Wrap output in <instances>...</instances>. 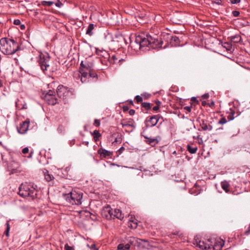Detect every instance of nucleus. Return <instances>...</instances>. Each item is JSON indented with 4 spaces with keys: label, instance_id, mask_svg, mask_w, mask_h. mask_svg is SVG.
<instances>
[{
    "label": "nucleus",
    "instance_id": "obj_1",
    "mask_svg": "<svg viewBox=\"0 0 250 250\" xmlns=\"http://www.w3.org/2000/svg\"><path fill=\"white\" fill-rule=\"evenodd\" d=\"M134 39H130V46L136 51L145 47H149L153 49L162 48L163 42L159 39L156 35L153 36L144 33L136 35Z\"/></svg>",
    "mask_w": 250,
    "mask_h": 250
},
{
    "label": "nucleus",
    "instance_id": "obj_2",
    "mask_svg": "<svg viewBox=\"0 0 250 250\" xmlns=\"http://www.w3.org/2000/svg\"><path fill=\"white\" fill-rule=\"evenodd\" d=\"M19 49L17 42L14 40L3 38L0 40V51L4 55H13Z\"/></svg>",
    "mask_w": 250,
    "mask_h": 250
},
{
    "label": "nucleus",
    "instance_id": "obj_3",
    "mask_svg": "<svg viewBox=\"0 0 250 250\" xmlns=\"http://www.w3.org/2000/svg\"><path fill=\"white\" fill-rule=\"evenodd\" d=\"M78 77L80 79L81 82L83 83L88 82L90 78L97 80L98 75L92 69L91 65L86 63L84 64L82 61L80 64Z\"/></svg>",
    "mask_w": 250,
    "mask_h": 250
},
{
    "label": "nucleus",
    "instance_id": "obj_4",
    "mask_svg": "<svg viewBox=\"0 0 250 250\" xmlns=\"http://www.w3.org/2000/svg\"><path fill=\"white\" fill-rule=\"evenodd\" d=\"M37 186L33 183L25 182L21 185L19 187V194L23 198H28L29 200H34L37 197V191L36 189Z\"/></svg>",
    "mask_w": 250,
    "mask_h": 250
},
{
    "label": "nucleus",
    "instance_id": "obj_5",
    "mask_svg": "<svg viewBox=\"0 0 250 250\" xmlns=\"http://www.w3.org/2000/svg\"><path fill=\"white\" fill-rule=\"evenodd\" d=\"M37 62L42 71L46 73L52 71L50 66V58L47 52H38L36 57Z\"/></svg>",
    "mask_w": 250,
    "mask_h": 250
},
{
    "label": "nucleus",
    "instance_id": "obj_6",
    "mask_svg": "<svg viewBox=\"0 0 250 250\" xmlns=\"http://www.w3.org/2000/svg\"><path fill=\"white\" fill-rule=\"evenodd\" d=\"M83 193L78 189H72L68 193H63V198L72 205H80L82 204Z\"/></svg>",
    "mask_w": 250,
    "mask_h": 250
},
{
    "label": "nucleus",
    "instance_id": "obj_7",
    "mask_svg": "<svg viewBox=\"0 0 250 250\" xmlns=\"http://www.w3.org/2000/svg\"><path fill=\"white\" fill-rule=\"evenodd\" d=\"M42 98L49 104L54 105L59 103V100L54 91L49 90L46 93H43Z\"/></svg>",
    "mask_w": 250,
    "mask_h": 250
},
{
    "label": "nucleus",
    "instance_id": "obj_8",
    "mask_svg": "<svg viewBox=\"0 0 250 250\" xmlns=\"http://www.w3.org/2000/svg\"><path fill=\"white\" fill-rule=\"evenodd\" d=\"M195 242L194 244H196L197 246L202 250H211V243L212 241L210 239L206 240H198V239H194Z\"/></svg>",
    "mask_w": 250,
    "mask_h": 250
},
{
    "label": "nucleus",
    "instance_id": "obj_9",
    "mask_svg": "<svg viewBox=\"0 0 250 250\" xmlns=\"http://www.w3.org/2000/svg\"><path fill=\"white\" fill-rule=\"evenodd\" d=\"M70 92L66 87L60 85H59L57 90V95L61 99H65L69 96Z\"/></svg>",
    "mask_w": 250,
    "mask_h": 250
},
{
    "label": "nucleus",
    "instance_id": "obj_10",
    "mask_svg": "<svg viewBox=\"0 0 250 250\" xmlns=\"http://www.w3.org/2000/svg\"><path fill=\"white\" fill-rule=\"evenodd\" d=\"M159 119V115L148 117L145 121L146 127L147 128L154 126L158 123Z\"/></svg>",
    "mask_w": 250,
    "mask_h": 250
},
{
    "label": "nucleus",
    "instance_id": "obj_11",
    "mask_svg": "<svg viewBox=\"0 0 250 250\" xmlns=\"http://www.w3.org/2000/svg\"><path fill=\"white\" fill-rule=\"evenodd\" d=\"M102 215L107 219H112L113 215V209L110 206L105 207L102 211Z\"/></svg>",
    "mask_w": 250,
    "mask_h": 250
},
{
    "label": "nucleus",
    "instance_id": "obj_12",
    "mask_svg": "<svg viewBox=\"0 0 250 250\" xmlns=\"http://www.w3.org/2000/svg\"><path fill=\"white\" fill-rule=\"evenodd\" d=\"M224 245V241L221 239L214 240L211 243V250H221Z\"/></svg>",
    "mask_w": 250,
    "mask_h": 250
},
{
    "label": "nucleus",
    "instance_id": "obj_13",
    "mask_svg": "<svg viewBox=\"0 0 250 250\" xmlns=\"http://www.w3.org/2000/svg\"><path fill=\"white\" fill-rule=\"evenodd\" d=\"M29 124L30 122L27 120L23 122L20 124V127L18 129V132L20 134H25L28 129Z\"/></svg>",
    "mask_w": 250,
    "mask_h": 250
},
{
    "label": "nucleus",
    "instance_id": "obj_14",
    "mask_svg": "<svg viewBox=\"0 0 250 250\" xmlns=\"http://www.w3.org/2000/svg\"><path fill=\"white\" fill-rule=\"evenodd\" d=\"M96 54L99 56L100 60L101 59H109L110 58L109 54L105 50L97 49Z\"/></svg>",
    "mask_w": 250,
    "mask_h": 250
},
{
    "label": "nucleus",
    "instance_id": "obj_15",
    "mask_svg": "<svg viewBox=\"0 0 250 250\" xmlns=\"http://www.w3.org/2000/svg\"><path fill=\"white\" fill-rule=\"evenodd\" d=\"M98 154L100 155L101 157L105 158L107 156L112 155V153L109 151L103 148H100L98 151Z\"/></svg>",
    "mask_w": 250,
    "mask_h": 250
},
{
    "label": "nucleus",
    "instance_id": "obj_16",
    "mask_svg": "<svg viewBox=\"0 0 250 250\" xmlns=\"http://www.w3.org/2000/svg\"><path fill=\"white\" fill-rule=\"evenodd\" d=\"M118 218L120 220H122L124 218V215L122 213V211L119 209H114L113 210V218Z\"/></svg>",
    "mask_w": 250,
    "mask_h": 250
},
{
    "label": "nucleus",
    "instance_id": "obj_17",
    "mask_svg": "<svg viewBox=\"0 0 250 250\" xmlns=\"http://www.w3.org/2000/svg\"><path fill=\"white\" fill-rule=\"evenodd\" d=\"M200 125L202 130L204 131L208 130L210 131L212 129V126L209 124H207V122H205L204 121H202V123H201Z\"/></svg>",
    "mask_w": 250,
    "mask_h": 250
},
{
    "label": "nucleus",
    "instance_id": "obj_18",
    "mask_svg": "<svg viewBox=\"0 0 250 250\" xmlns=\"http://www.w3.org/2000/svg\"><path fill=\"white\" fill-rule=\"evenodd\" d=\"M137 226V222L135 220H133V217L131 216V218L128 221V227L131 229H135Z\"/></svg>",
    "mask_w": 250,
    "mask_h": 250
},
{
    "label": "nucleus",
    "instance_id": "obj_19",
    "mask_svg": "<svg viewBox=\"0 0 250 250\" xmlns=\"http://www.w3.org/2000/svg\"><path fill=\"white\" fill-rule=\"evenodd\" d=\"M43 173L44 174V178L47 181L49 182L53 178V175L49 174V171L47 169H43Z\"/></svg>",
    "mask_w": 250,
    "mask_h": 250
},
{
    "label": "nucleus",
    "instance_id": "obj_20",
    "mask_svg": "<svg viewBox=\"0 0 250 250\" xmlns=\"http://www.w3.org/2000/svg\"><path fill=\"white\" fill-rule=\"evenodd\" d=\"M222 188L226 192L228 193L229 192V184L226 181L222 182L221 183Z\"/></svg>",
    "mask_w": 250,
    "mask_h": 250
},
{
    "label": "nucleus",
    "instance_id": "obj_21",
    "mask_svg": "<svg viewBox=\"0 0 250 250\" xmlns=\"http://www.w3.org/2000/svg\"><path fill=\"white\" fill-rule=\"evenodd\" d=\"M130 248L129 244L127 243L125 245L120 244L118 246V250H129Z\"/></svg>",
    "mask_w": 250,
    "mask_h": 250
},
{
    "label": "nucleus",
    "instance_id": "obj_22",
    "mask_svg": "<svg viewBox=\"0 0 250 250\" xmlns=\"http://www.w3.org/2000/svg\"><path fill=\"white\" fill-rule=\"evenodd\" d=\"M188 151L191 154H194L196 152L197 150V147L196 146H192L190 145H188L187 146Z\"/></svg>",
    "mask_w": 250,
    "mask_h": 250
},
{
    "label": "nucleus",
    "instance_id": "obj_23",
    "mask_svg": "<svg viewBox=\"0 0 250 250\" xmlns=\"http://www.w3.org/2000/svg\"><path fill=\"white\" fill-rule=\"evenodd\" d=\"M147 140V142L152 146H154L157 144L159 142L158 140L156 138H149L146 137Z\"/></svg>",
    "mask_w": 250,
    "mask_h": 250
},
{
    "label": "nucleus",
    "instance_id": "obj_24",
    "mask_svg": "<svg viewBox=\"0 0 250 250\" xmlns=\"http://www.w3.org/2000/svg\"><path fill=\"white\" fill-rule=\"evenodd\" d=\"M94 28V25L92 23H90L89 24L88 28L86 31V34L91 36L93 34L92 30Z\"/></svg>",
    "mask_w": 250,
    "mask_h": 250
},
{
    "label": "nucleus",
    "instance_id": "obj_25",
    "mask_svg": "<svg viewBox=\"0 0 250 250\" xmlns=\"http://www.w3.org/2000/svg\"><path fill=\"white\" fill-rule=\"evenodd\" d=\"M241 39V36L238 35L231 37V41L234 43L239 42Z\"/></svg>",
    "mask_w": 250,
    "mask_h": 250
},
{
    "label": "nucleus",
    "instance_id": "obj_26",
    "mask_svg": "<svg viewBox=\"0 0 250 250\" xmlns=\"http://www.w3.org/2000/svg\"><path fill=\"white\" fill-rule=\"evenodd\" d=\"M94 140L95 142H97L99 137L101 136V134L99 133V131L95 130L92 133Z\"/></svg>",
    "mask_w": 250,
    "mask_h": 250
},
{
    "label": "nucleus",
    "instance_id": "obj_27",
    "mask_svg": "<svg viewBox=\"0 0 250 250\" xmlns=\"http://www.w3.org/2000/svg\"><path fill=\"white\" fill-rule=\"evenodd\" d=\"M101 63L105 66H108L109 65L111 64L110 62V58L109 59H101L100 60Z\"/></svg>",
    "mask_w": 250,
    "mask_h": 250
},
{
    "label": "nucleus",
    "instance_id": "obj_28",
    "mask_svg": "<svg viewBox=\"0 0 250 250\" xmlns=\"http://www.w3.org/2000/svg\"><path fill=\"white\" fill-rule=\"evenodd\" d=\"M9 221H7L6 223V229L4 232L5 234L7 236H9V231H10V224H9Z\"/></svg>",
    "mask_w": 250,
    "mask_h": 250
},
{
    "label": "nucleus",
    "instance_id": "obj_29",
    "mask_svg": "<svg viewBox=\"0 0 250 250\" xmlns=\"http://www.w3.org/2000/svg\"><path fill=\"white\" fill-rule=\"evenodd\" d=\"M21 101L20 100H18V102L16 103V105L18 107L21 108V109H27V106L26 104L24 103L23 104H22L21 107H20V103Z\"/></svg>",
    "mask_w": 250,
    "mask_h": 250
},
{
    "label": "nucleus",
    "instance_id": "obj_30",
    "mask_svg": "<svg viewBox=\"0 0 250 250\" xmlns=\"http://www.w3.org/2000/svg\"><path fill=\"white\" fill-rule=\"evenodd\" d=\"M54 4V2L51 1H42V4L43 6H51Z\"/></svg>",
    "mask_w": 250,
    "mask_h": 250
},
{
    "label": "nucleus",
    "instance_id": "obj_31",
    "mask_svg": "<svg viewBox=\"0 0 250 250\" xmlns=\"http://www.w3.org/2000/svg\"><path fill=\"white\" fill-rule=\"evenodd\" d=\"M142 105L146 110H148L151 108V105L149 103H143Z\"/></svg>",
    "mask_w": 250,
    "mask_h": 250
},
{
    "label": "nucleus",
    "instance_id": "obj_32",
    "mask_svg": "<svg viewBox=\"0 0 250 250\" xmlns=\"http://www.w3.org/2000/svg\"><path fill=\"white\" fill-rule=\"evenodd\" d=\"M117 60L118 58L115 55H113L111 58H110V62L111 63H115Z\"/></svg>",
    "mask_w": 250,
    "mask_h": 250
},
{
    "label": "nucleus",
    "instance_id": "obj_33",
    "mask_svg": "<svg viewBox=\"0 0 250 250\" xmlns=\"http://www.w3.org/2000/svg\"><path fill=\"white\" fill-rule=\"evenodd\" d=\"M64 250H75L73 247L69 246L68 244H66L64 246Z\"/></svg>",
    "mask_w": 250,
    "mask_h": 250
},
{
    "label": "nucleus",
    "instance_id": "obj_34",
    "mask_svg": "<svg viewBox=\"0 0 250 250\" xmlns=\"http://www.w3.org/2000/svg\"><path fill=\"white\" fill-rule=\"evenodd\" d=\"M87 246L89 247L91 250H98V249L96 248L95 244H92L91 246L87 245Z\"/></svg>",
    "mask_w": 250,
    "mask_h": 250
},
{
    "label": "nucleus",
    "instance_id": "obj_35",
    "mask_svg": "<svg viewBox=\"0 0 250 250\" xmlns=\"http://www.w3.org/2000/svg\"><path fill=\"white\" fill-rule=\"evenodd\" d=\"M135 100L138 103H140L142 102L143 98L139 95H137L135 97Z\"/></svg>",
    "mask_w": 250,
    "mask_h": 250
},
{
    "label": "nucleus",
    "instance_id": "obj_36",
    "mask_svg": "<svg viewBox=\"0 0 250 250\" xmlns=\"http://www.w3.org/2000/svg\"><path fill=\"white\" fill-rule=\"evenodd\" d=\"M227 122V119L223 117V118H222L218 122V123L219 124H224L225 123H226Z\"/></svg>",
    "mask_w": 250,
    "mask_h": 250
},
{
    "label": "nucleus",
    "instance_id": "obj_37",
    "mask_svg": "<svg viewBox=\"0 0 250 250\" xmlns=\"http://www.w3.org/2000/svg\"><path fill=\"white\" fill-rule=\"evenodd\" d=\"M121 124L122 125L123 127L131 125L129 124V122H122Z\"/></svg>",
    "mask_w": 250,
    "mask_h": 250
},
{
    "label": "nucleus",
    "instance_id": "obj_38",
    "mask_svg": "<svg viewBox=\"0 0 250 250\" xmlns=\"http://www.w3.org/2000/svg\"><path fill=\"white\" fill-rule=\"evenodd\" d=\"M156 103H157V105L153 107V110L154 111H157L159 109V104H160L161 102L160 101H158Z\"/></svg>",
    "mask_w": 250,
    "mask_h": 250
},
{
    "label": "nucleus",
    "instance_id": "obj_39",
    "mask_svg": "<svg viewBox=\"0 0 250 250\" xmlns=\"http://www.w3.org/2000/svg\"><path fill=\"white\" fill-rule=\"evenodd\" d=\"M232 14L234 17H237L239 15L240 12L238 11L234 10L232 12Z\"/></svg>",
    "mask_w": 250,
    "mask_h": 250
},
{
    "label": "nucleus",
    "instance_id": "obj_40",
    "mask_svg": "<svg viewBox=\"0 0 250 250\" xmlns=\"http://www.w3.org/2000/svg\"><path fill=\"white\" fill-rule=\"evenodd\" d=\"M93 125L96 126H99L100 125V121L98 119H95Z\"/></svg>",
    "mask_w": 250,
    "mask_h": 250
},
{
    "label": "nucleus",
    "instance_id": "obj_41",
    "mask_svg": "<svg viewBox=\"0 0 250 250\" xmlns=\"http://www.w3.org/2000/svg\"><path fill=\"white\" fill-rule=\"evenodd\" d=\"M14 24L15 25H19L21 23V21L19 19H16L14 21Z\"/></svg>",
    "mask_w": 250,
    "mask_h": 250
},
{
    "label": "nucleus",
    "instance_id": "obj_42",
    "mask_svg": "<svg viewBox=\"0 0 250 250\" xmlns=\"http://www.w3.org/2000/svg\"><path fill=\"white\" fill-rule=\"evenodd\" d=\"M122 141V138L120 136H118L115 139V141H114L113 143H115V142H119V143H121Z\"/></svg>",
    "mask_w": 250,
    "mask_h": 250
},
{
    "label": "nucleus",
    "instance_id": "obj_43",
    "mask_svg": "<svg viewBox=\"0 0 250 250\" xmlns=\"http://www.w3.org/2000/svg\"><path fill=\"white\" fill-rule=\"evenodd\" d=\"M212 3H215L218 5H220L222 3L221 0H213L212 1Z\"/></svg>",
    "mask_w": 250,
    "mask_h": 250
},
{
    "label": "nucleus",
    "instance_id": "obj_44",
    "mask_svg": "<svg viewBox=\"0 0 250 250\" xmlns=\"http://www.w3.org/2000/svg\"><path fill=\"white\" fill-rule=\"evenodd\" d=\"M240 1L241 0H230V3L233 4L239 3Z\"/></svg>",
    "mask_w": 250,
    "mask_h": 250
},
{
    "label": "nucleus",
    "instance_id": "obj_45",
    "mask_svg": "<svg viewBox=\"0 0 250 250\" xmlns=\"http://www.w3.org/2000/svg\"><path fill=\"white\" fill-rule=\"evenodd\" d=\"M125 148L123 146H122L117 151V152L118 153V155H120L122 154Z\"/></svg>",
    "mask_w": 250,
    "mask_h": 250
},
{
    "label": "nucleus",
    "instance_id": "obj_46",
    "mask_svg": "<svg viewBox=\"0 0 250 250\" xmlns=\"http://www.w3.org/2000/svg\"><path fill=\"white\" fill-rule=\"evenodd\" d=\"M28 151H29V149L27 147H24V148H23V149L22 150V152L23 154H26V153H27L28 152Z\"/></svg>",
    "mask_w": 250,
    "mask_h": 250
},
{
    "label": "nucleus",
    "instance_id": "obj_47",
    "mask_svg": "<svg viewBox=\"0 0 250 250\" xmlns=\"http://www.w3.org/2000/svg\"><path fill=\"white\" fill-rule=\"evenodd\" d=\"M191 106H186L185 107H184V109L185 110H186L187 111H188V112H190L191 110Z\"/></svg>",
    "mask_w": 250,
    "mask_h": 250
},
{
    "label": "nucleus",
    "instance_id": "obj_48",
    "mask_svg": "<svg viewBox=\"0 0 250 250\" xmlns=\"http://www.w3.org/2000/svg\"><path fill=\"white\" fill-rule=\"evenodd\" d=\"M233 115L234 113L231 112V114L228 116V118L229 119V120H232L234 119Z\"/></svg>",
    "mask_w": 250,
    "mask_h": 250
},
{
    "label": "nucleus",
    "instance_id": "obj_49",
    "mask_svg": "<svg viewBox=\"0 0 250 250\" xmlns=\"http://www.w3.org/2000/svg\"><path fill=\"white\" fill-rule=\"evenodd\" d=\"M172 40L176 42V43L179 42V39L176 36L172 37Z\"/></svg>",
    "mask_w": 250,
    "mask_h": 250
},
{
    "label": "nucleus",
    "instance_id": "obj_50",
    "mask_svg": "<svg viewBox=\"0 0 250 250\" xmlns=\"http://www.w3.org/2000/svg\"><path fill=\"white\" fill-rule=\"evenodd\" d=\"M62 5V3L60 1H58V2H57L56 3H55V5L56 6L58 7H61V6Z\"/></svg>",
    "mask_w": 250,
    "mask_h": 250
},
{
    "label": "nucleus",
    "instance_id": "obj_51",
    "mask_svg": "<svg viewBox=\"0 0 250 250\" xmlns=\"http://www.w3.org/2000/svg\"><path fill=\"white\" fill-rule=\"evenodd\" d=\"M135 113V111L134 109H130L129 111V114L131 116L134 115Z\"/></svg>",
    "mask_w": 250,
    "mask_h": 250
},
{
    "label": "nucleus",
    "instance_id": "obj_52",
    "mask_svg": "<svg viewBox=\"0 0 250 250\" xmlns=\"http://www.w3.org/2000/svg\"><path fill=\"white\" fill-rule=\"evenodd\" d=\"M191 101H192L194 103H198V101L196 99V97H192L191 99Z\"/></svg>",
    "mask_w": 250,
    "mask_h": 250
},
{
    "label": "nucleus",
    "instance_id": "obj_53",
    "mask_svg": "<svg viewBox=\"0 0 250 250\" xmlns=\"http://www.w3.org/2000/svg\"><path fill=\"white\" fill-rule=\"evenodd\" d=\"M208 97H209V95L208 94H205L202 96L203 98L205 99H208Z\"/></svg>",
    "mask_w": 250,
    "mask_h": 250
},
{
    "label": "nucleus",
    "instance_id": "obj_54",
    "mask_svg": "<svg viewBox=\"0 0 250 250\" xmlns=\"http://www.w3.org/2000/svg\"><path fill=\"white\" fill-rule=\"evenodd\" d=\"M20 28L21 30H24L25 28V26L24 24H20Z\"/></svg>",
    "mask_w": 250,
    "mask_h": 250
},
{
    "label": "nucleus",
    "instance_id": "obj_55",
    "mask_svg": "<svg viewBox=\"0 0 250 250\" xmlns=\"http://www.w3.org/2000/svg\"><path fill=\"white\" fill-rule=\"evenodd\" d=\"M128 109V107H127V106H124V107H123V110H124V111H126V110H127Z\"/></svg>",
    "mask_w": 250,
    "mask_h": 250
},
{
    "label": "nucleus",
    "instance_id": "obj_56",
    "mask_svg": "<svg viewBox=\"0 0 250 250\" xmlns=\"http://www.w3.org/2000/svg\"><path fill=\"white\" fill-rule=\"evenodd\" d=\"M83 144H84L85 146H88V144H89V143H88V142H84L83 143Z\"/></svg>",
    "mask_w": 250,
    "mask_h": 250
},
{
    "label": "nucleus",
    "instance_id": "obj_57",
    "mask_svg": "<svg viewBox=\"0 0 250 250\" xmlns=\"http://www.w3.org/2000/svg\"><path fill=\"white\" fill-rule=\"evenodd\" d=\"M206 104V101H203L202 102V105H205Z\"/></svg>",
    "mask_w": 250,
    "mask_h": 250
},
{
    "label": "nucleus",
    "instance_id": "obj_58",
    "mask_svg": "<svg viewBox=\"0 0 250 250\" xmlns=\"http://www.w3.org/2000/svg\"><path fill=\"white\" fill-rule=\"evenodd\" d=\"M62 127V126H60L58 127V130H62V128H61Z\"/></svg>",
    "mask_w": 250,
    "mask_h": 250
},
{
    "label": "nucleus",
    "instance_id": "obj_59",
    "mask_svg": "<svg viewBox=\"0 0 250 250\" xmlns=\"http://www.w3.org/2000/svg\"><path fill=\"white\" fill-rule=\"evenodd\" d=\"M2 82H1V80L0 79V87L2 86Z\"/></svg>",
    "mask_w": 250,
    "mask_h": 250
},
{
    "label": "nucleus",
    "instance_id": "obj_60",
    "mask_svg": "<svg viewBox=\"0 0 250 250\" xmlns=\"http://www.w3.org/2000/svg\"><path fill=\"white\" fill-rule=\"evenodd\" d=\"M142 241L145 242H147V240H142Z\"/></svg>",
    "mask_w": 250,
    "mask_h": 250
},
{
    "label": "nucleus",
    "instance_id": "obj_61",
    "mask_svg": "<svg viewBox=\"0 0 250 250\" xmlns=\"http://www.w3.org/2000/svg\"><path fill=\"white\" fill-rule=\"evenodd\" d=\"M123 61V60H119V62H121V61Z\"/></svg>",
    "mask_w": 250,
    "mask_h": 250
},
{
    "label": "nucleus",
    "instance_id": "obj_62",
    "mask_svg": "<svg viewBox=\"0 0 250 250\" xmlns=\"http://www.w3.org/2000/svg\"><path fill=\"white\" fill-rule=\"evenodd\" d=\"M225 44H226V45H229V44H228V43H225Z\"/></svg>",
    "mask_w": 250,
    "mask_h": 250
},
{
    "label": "nucleus",
    "instance_id": "obj_63",
    "mask_svg": "<svg viewBox=\"0 0 250 250\" xmlns=\"http://www.w3.org/2000/svg\"><path fill=\"white\" fill-rule=\"evenodd\" d=\"M111 165H112V166H114L115 165L114 164H111Z\"/></svg>",
    "mask_w": 250,
    "mask_h": 250
},
{
    "label": "nucleus",
    "instance_id": "obj_64",
    "mask_svg": "<svg viewBox=\"0 0 250 250\" xmlns=\"http://www.w3.org/2000/svg\"><path fill=\"white\" fill-rule=\"evenodd\" d=\"M211 104H214V103H213V102H212V103H211Z\"/></svg>",
    "mask_w": 250,
    "mask_h": 250
}]
</instances>
